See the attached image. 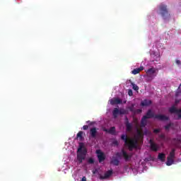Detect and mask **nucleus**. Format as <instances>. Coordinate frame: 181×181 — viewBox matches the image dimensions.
Here are the masks:
<instances>
[{
	"label": "nucleus",
	"instance_id": "20e7f679",
	"mask_svg": "<svg viewBox=\"0 0 181 181\" xmlns=\"http://www.w3.org/2000/svg\"><path fill=\"white\" fill-rule=\"evenodd\" d=\"M115 156L117 158H119V159H121V158H122L123 156L125 162H128V160H131L132 158V155L128 154V153H127V151H125L124 150H122V153H119V152L116 153Z\"/></svg>",
	"mask_w": 181,
	"mask_h": 181
},
{
	"label": "nucleus",
	"instance_id": "0eeeda50",
	"mask_svg": "<svg viewBox=\"0 0 181 181\" xmlns=\"http://www.w3.org/2000/svg\"><path fill=\"white\" fill-rule=\"evenodd\" d=\"M155 119H158V121H168L169 117H167L165 115H156Z\"/></svg>",
	"mask_w": 181,
	"mask_h": 181
},
{
	"label": "nucleus",
	"instance_id": "423d86ee",
	"mask_svg": "<svg viewBox=\"0 0 181 181\" xmlns=\"http://www.w3.org/2000/svg\"><path fill=\"white\" fill-rule=\"evenodd\" d=\"M150 144V149L153 151V152H158V149H159V146L154 143L152 140H150L149 141Z\"/></svg>",
	"mask_w": 181,
	"mask_h": 181
},
{
	"label": "nucleus",
	"instance_id": "4468645a",
	"mask_svg": "<svg viewBox=\"0 0 181 181\" xmlns=\"http://www.w3.org/2000/svg\"><path fill=\"white\" fill-rule=\"evenodd\" d=\"M152 104V100L145 99L144 101L141 103V107H148Z\"/></svg>",
	"mask_w": 181,
	"mask_h": 181
},
{
	"label": "nucleus",
	"instance_id": "2f4dec72",
	"mask_svg": "<svg viewBox=\"0 0 181 181\" xmlns=\"http://www.w3.org/2000/svg\"><path fill=\"white\" fill-rule=\"evenodd\" d=\"M159 138H160V139H163V141H165V134H160Z\"/></svg>",
	"mask_w": 181,
	"mask_h": 181
},
{
	"label": "nucleus",
	"instance_id": "4be33fe9",
	"mask_svg": "<svg viewBox=\"0 0 181 181\" xmlns=\"http://www.w3.org/2000/svg\"><path fill=\"white\" fill-rule=\"evenodd\" d=\"M108 134L111 135H115V127H112L108 131Z\"/></svg>",
	"mask_w": 181,
	"mask_h": 181
},
{
	"label": "nucleus",
	"instance_id": "cd10ccee",
	"mask_svg": "<svg viewBox=\"0 0 181 181\" xmlns=\"http://www.w3.org/2000/svg\"><path fill=\"white\" fill-rule=\"evenodd\" d=\"M143 134H142V131L137 129V136H139L141 138V136H142Z\"/></svg>",
	"mask_w": 181,
	"mask_h": 181
},
{
	"label": "nucleus",
	"instance_id": "79ce46f5",
	"mask_svg": "<svg viewBox=\"0 0 181 181\" xmlns=\"http://www.w3.org/2000/svg\"><path fill=\"white\" fill-rule=\"evenodd\" d=\"M180 87H181V83L180 84Z\"/></svg>",
	"mask_w": 181,
	"mask_h": 181
},
{
	"label": "nucleus",
	"instance_id": "a19ab883",
	"mask_svg": "<svg viewBox=\"0 0 181 181\" xmlns=\"http://www.w3.org/2000/svg\"><path fill=\"white\" fill-rule=\"evenodd\" d=\"M179 118H181V113L179 114V116H178Z\"/></svg>",
	"mask_w": 181,
	"mask_h": 181
},
{
	"label": "nucleus",
	"instance_id": "c85d7f7f",
	"mask_svg": "<svg viewBox=\"0 0 181 181\" xmlns=\"http://www.w3.org/2000/svg\"><path fill=\"white\" fill-rule=\"evenodd\" d=\"M128 95H129V97H132L134 95V93L132 92V89L128 90Z\"/></svg>",
	"mask_w": 181,
	"mask_h": 181
},
{
	"label": "nucleus",
	"instance_id": "c756f323",
	"mask_svg": "<svg viewBox=\"0 0 181 181\" xmlns=\"http://www.w3.org/2000/svg\"><path fill=\"white\" fill-rule=\"evenodd\" d=\"M88 163H90V165H93L94 163V159L92 158H90L88 160Z\"/></svg>",
	"mask_w": 181,
	"mask_h": 181
},
{
	"label": "nucleus",
	"instance_id": "f704fd0d",
	"mask_svg": "<svg viewBox=\"0 0 181 181\" xmlns=\"http://www.w3.org/2000/svg\"><path fill=\"white\" fill-rule=\"evenodd\" d=\"M170 127H171L170 124H167L166 126H165V129H170Z\"/></svg>",
	"mask_w": 181,
	"mask_h": 181
},
{
	"label": "nucleus",
	"instance_id": "f03ea898",
	"mask_svg": "<svg viewBox=\"0 0 181 181\" xmlns=\"http://www.w3.org/2000/svg\"><path fill=\"white\" fill-rule=\"evenodd\" d=\"M77 152V159L79 163H83V160L86 159V156L87 155V148L84 146V143H79Z\"/></svg>",
	"mask_w": 181,
	"mask_h": 181
},
{
	"label": "nucleus",
	"instance_id": "412c9836",
	"mask_svg": "<svg viewBox=\"0 0 181 181\" xmlns=\"http://www.w3.org/2000/svg\"><path fill=\"white\" fill-rule=\"evenodd\" d=\"M173 158H169L168 157L167 158V161H166V165L167 166H172L173 165Z\"/></svg>",
	"mask_w": 181,
	"mask_h": 181
},
{
	"label": "nucleus",
	"instance_id": "b1692460",
	"mask_svg": "<svg viewBox=\"0 0 181 181\" xmlns=\"http://www.w3.org/2000/svg\"><path fill=\"white\" fill-rule=\"evenodd\" d=\"M83 131L78 132V133L76 134V138H79V139L82 140L83 139Z\"/></svg>",
	"mask_w": 181,
	"mask_h": 181
},
{
	"label": "nucleus",
	"instance_id": "a878e982",
	"mask_svg": "<svg viewBox=\"0 0 181 181\" xmlns=\"http://www.w3.org/2000/svg\"><path fill=\"white\" fill-rule=\"evenodd\" d=\"M132 87H133V90H134V91H138V90H139V87L138 86H136V84H135V83H132Z\"/></svg>",
	"mask_w": 181,
	"mask_h": 181
},
{
	"label": "nucleus",
	"instance_id": "f3484780",
	"mask_svg": "<svg viewBox=\"0 0 181 181\" xmlns=\"http://www.w3.org/2000/svg\"><path fill=\"white\" fill-rule=\"evenodd\" d=\"M144 70V66H140L139 68L134 69L132 71V74H138L139 72Z\"/></svg>",
	"mask_w": 181,
	"mask_h": 181
},
{
	"label": "nucleus",
	"instance_id": "e433bc0d",
	"mask_svg": "<svg viewBox=\"0 0 181 181\" xmlns=\"http://www.w3.org/2000/svg\"><path fill=\"white\" fill-rule=\"evenodd\" d=\"M81 181H87V178L86 177H83Z\"/></svg>",
	"mask_w": 181,
	"mask_h": 181
},
{
	"label": "nucleus",
	"instance_id": "7ed1b4c3",
	"mask_svg": "<svg viewBox=\"0 0 181 181\" xmlns=\"http://www.w3.org/2000/svg\"><path fill=\"white\" fill-rule=\"evenodd\" d=\"M160 15H161L164 21H169L170 19V13L168 11V6L165 4H161L159 6Z\"/></svg>",
	"mask_w": 181,
	"mask_h": 181
},
{
	"label": "nucleus",
	"instance_id": "1a4fd4ad",
	"mask_svg": "<svg viewBox=\"0 0 181 181\" xmlns=\"http://www.w3.org/2000/svg\"><path fill=\"white\" fill-rule=\"evenodd\" d=\"M122 103V100L118 98H115L110 100V104L111 105H115L117 104H121Z\"/></svg>",
	"mask_w": 181,
	"mask_h": 181
},
{
	"label": "nucleus",
	"instance_id": "4c0bfd02",
	"mask_svg": "<svg viewBox=\"0 0 181 181\" xmlns=\"http://www.w3.org/2000/svg\"><path fill=\"white\" fill-rule=\"evenodd\" d=\"M104 132H108L109 129H103Z\"/></svg>",
	"mask_w": 181,
	"mask_h": 181
},
{
	"label": "nucleus",
	"instance_id": "ea45409f",
	"mask_svg": "<svg viewBox=\"0 0 181 181\" xmlns=\"http://www.w3.org/2000/svg\"><path fill=\"white\" fill-rule=\"evenodd\" d=\"M115 145H118V141H114Z\"/></svg>",
	"mask_w": 181,
	"mask_h": 181
},
{
	"label": "nucleus",
	"instance_id": "f257e3e1",
	"mask_svg": "<svg viewBox=\"0 0 181 181\" xmlns=\"http://www.w3.org/2000/svg\"><path fill=\"white\" fill-rule=\"evenodd\" d=\"M121 139L122 141H124V145L129 148V151H131L138 148L137 139H131L127 134H122Z\"/></svg>",
	"mask_w": 181,
	"mask_h": 181
},
{
	"label": "nucleus",
	"instance_id": "f8f14e48",
	"mask_svg": "<svg viewBox=\"0 0 181 181\" xmlns=\"http://www.w3.org/2000/svg\"><path fill=\"white\" fill-rule=\"evenodd\" d=\"M111 175H112V170H110L105 173L104 176L100 175V179L101 180L108 179V177H110Z\"/></svg>",
	"mask_w": 181,
	"mask_h": 181
},
{
	"label": "nucleus",
	"instance_id": "72a5a7b5",
	"mask_svg": "<svg viewBox=\"0 0 181 181\" xmlns=\"http://www.w3.org/2000/svg\"><path fill=\"white\" fill-rule=\"evenodd\" d=\"M83 129L84 131H87V129H88V125H84V126H83Z\"/></svg>",
	"mask_w": 181,
	"mask_h": 181
},
{
	"label": "nucleus",
	"instance_id": "393cba45",
	"mask_svg": "<svg viewBox=\"0 0 181 181\" xmlns=\"http://www.w3.org/2000/svg\"><path fill=\"white\" fill-rule=\"evenodd\" d=\"M128 110L131 112H133L134 114L135 112V109H134V105H132L131 106H129L128 107Z\"/></svg>",
	"mask_w": 181,
	"mask_h": 181
},
{
	"label": "nucleus",
	"instance_id": "a211bd4d",
	"mask_svg": "<svg viewBox=\"0 0 181 181\" xmlns=\"http://www.w3.org/2000/svg\"><path fill=\"white\" fill-rule=\"evenodd\" d=\"M112 115L114 118H117L119 115V109L115 107L112 111Z\"/></svg>",
	"mask_w": 181,
	"mask_h": 181
},
{
	"label": "nucleus",
	"instance_id": "2eb2a0df",
	"mask_svg": "<svg viewBox=\"0 0 181 181\" xmlns=\"http://www.w3.org/2000/svg\"><path fill=\"white\" fill-rule=\"evenodd\" d=\"M147 119H147L146 116H143V117L141 118V127H142L143 128H145V126L147 125V124H148Z\"/></svg>",
	"mask_w": 181,
	"mask_h": 181
},
{
	"label": "nucleus",
	"instance_id": "473e14b6",
	"mask_svg": "<svg viewBox=\"0 0 181 181\" xmlns=\"http://www.w3.org/2000/svg\"><path fill=\"white\" fill-rule=\"evenodd\" d=\"M159 132H160V129H155L153 130L154 134H159Z\"/></svg>",
	"mask_w": 181,
	"mask_h": 181
},
{
	"label": "nucleus",
	"instance_id": "58836bf2",
	"mask_svg": "<svg viewBox=\"0 0 181 181\" xmlns=\"http://www.w3.org/2000/svg\"><path fill=\"white\" fill-rule=\"evenodd\" d=\"M179 96V92H177L176 93H175V97H178Z\"/></svg>",
	"mask_w": 181,
	"mask_h": 181
},
{
	"label": "nucleus",
	"instance_id": "ddd939ff",
	"mask_svg": "<svg viewBox=\"0 0 181 181\" xmlns=\"http://www.w3.org/2000/svg\"><path fill=\"white\" fill-rule=\"evenodd\" d=\"M169 111L170 112H171V114H177L178 117H179V114H181V110L176 109V107H175L174 106L170 108Z\"/></svg>",
	"mask_w": 181,
	"mask_h": 181
},
{
	"label": "nucleus",
	"instance_id": "7c9ffc66",
	"mask_svg": "<svg viewBox=\"0 0 181 181\" xmlns=\"http://www.w3.org/2000/svg\"><path fill=\"white\" fill-rule=\"evenodd\" d=\"M142 112V110L141 109H137L134 110V114H141Z\"/></svg>",
	"mask_w": 181,
	"mask_h": 181
},
{
	"label": "nucleus",
	"instance_id": "5701e85b",
	"mask_svg": "<svg viewBox=\"0 0 181 181\" xmlns=\"http://www.w3.org/2000/svg\"><path fill=\"white\" fill-rule=\"evenodd\" d=\"M170 159H174L175 158V149H173L169 154V156L168 157Z\"/></svg>",
	"mask_w": 181,
	"mask_h": 181
},
{
	"label": "nucleus",
	"instance_id": "bb28decb",
	"mask_svg": "<svg viewBox=\"0 0 181 181\" xmlns=\"http://www.w3.org/2000/svg\"><path fill=\"white\" fill-rule=\"evenodd\" d=\"M125 114V110L124 109L119 110V115H124Z\"/></svg>",
	"mask_w": 181,
	"mask_h": 181
},
{
	"label": "nucleus",
	"instance_id": "9b49d317",
	"mask_svg": "<svg viewBox=\"0 0 181 181\" xmlns=\"http://www.w3.org/2000/svg\"><path fill=\"white\" fill-rule=\"evenodd\" d=\"M156 115H155V113H153V112H152V110H148L146 114V115H144V117H147V119H150L151 118H154L155 119V116Z\"/></svg>",
	"mask_w": 181,
	"mask_h": 181
},
{
	"label": "nucleus",
	"instance_id": "c9c22d12",
	"mask_svg": "<svg viewBox=\"0 0 181 181\" xmlns=\"http://www.w3.org/2000/svg\"><path fill=\"white\" fill-rule=\"evenodd\" d=\"M175 63H176V64H177V66H181V62H180V60H176V61H175Z\"/></svg>",
	"mask_w": 181,
	"mask_h": 181
},
{
	"label": "nucleus",
	"instance_id": "aec40b11",
	"mask_svg": "<svg viewBox=\"0 0 181 181\" xmlns=\"http://www.w3.org/2000/svg\"><path fill=\"white\" fill-rule=\"evenodd\" d=\"M165 158H166V155L163 153H160L158 154V159L161 160V162H165Z\"/></svg>",
	"mask_w": 181,
	"mask_h": 181
},
{
	"label": "nucleus",
	"instance_id": "9d476101",
	"mask_svg": "<svg viewBox=\"0 0 181 181\" xmlns=\"http://www.w3.org/2000/svg\"><path fill=\"white\" fill-rule=\"evenodd\" d=\"M146 73L148 77H153V74H155V73H156V69H155V68L148 69L146 71Z\"/></svg>",
	"mask_w": 181,
	"mask_h": 181
},
{
	"label": "nucleus",
	"instance_id": "6ab92c4d",
	"mask_svg": "<svg viewBox=\"0 0 181 181\" xmlns=\"http://www.w3.org/2000/svg\"><path fill=\"white\" fill-rule=\"evenodd\" d=\"M126 129L127 132H131V131H132V124L128 121L126 122Z\"/></svg>",
	"mask_w": 181,
	"mask_h": 181
},
{
	"label": "nucleus",
	"instance_id": "39448f33",
	"mask_svg": "<svg viewBox=\"0 0 181 181\" xmlns=\"http://www.w3.org/2000/svg\"><path fill=\"white\" fill-rule=\"evenodd\" d=\"M96 153L98 155L99 163H101V162H104V160H105V154H104L101 150H96Z\"/></svg>",
	"mask_w": 181,
	"mask_h": 181
},
{
	"label": "nucleus",
	"instance_id": "6e6552de",
	"mask_svg": "<svg viewBox=\"0 0 181 181\" xmlns=\"http://www.w3.org/2000/svg\"><path fill=\"white\" fill-rule=\"evenodd\" d=\"M97 128L93 127L90 129V138H93L94 139H95V138H97Z\"/></svg>",
	"mask_w": 181,
	"mask_h": 181
},
{
	"label": "nucleus",
	"instance_id": "dca6fc26",
	"mask_svg": "<svg viewBox=\"0 0 181 181\" xmlns=\"http://www.w3.org/2000/svg\"><path fill=\"white\" fill-rule=\"evenodd\" d=\"M110 163H112V165H114L115 166H118V165H119V160H118V158L115 157H113L110 161Z\"/></svg>",
	"mask_w": 181,
	"mask_h": 181
}]
</instances>
